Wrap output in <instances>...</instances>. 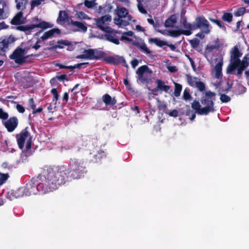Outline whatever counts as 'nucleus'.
Wrapping results in <instances>:
<instances>
[{
  "label": "nucleus",
  "instance_id": "nucleus-1",
  "mask_svg": "<svg viewBox=\"0 0 249 249\" xmlns=\"http://www.w3.org/2000/svg\"><path fill=\"white\" fill-rule=\"evenodd\" d=\"M70 173V169L64 166L47 169L40 176V182L36 183L32 179L27 183L25 196L36 195L38 192L44 194L56 190L68 179Z\"/></svg>",
  "mask_w": 249,
  "mask_h": 249
},
{
  "label": "nucleus",
  "instance_id": "nucleus-2",
  "mask_svg": "<svg viewBox=\"0 0 249 249\" xmlns=\"http://www.w3.org/2000/svg\"><path fill=\"white\" fill-rule=\"evenodd\" d=\"M242 53L236 46L234 47L231 52L230 62L228 66L227 74H233L240 76L244 70L249 66V55H246L242 60L240 59Z\"/></svg>",
  "mask_w": 249,
  "mask_h": 249
},
{
  "label": "nucleus",
  "instance_id": "nucleus-3",
  "mask_svg": "<svg viewBox=\"0 0 249 249\" xmlns=\"http://www.w3.org/2000/svg\"><path fill=\"white\" fill-rule=\"evenodd\" d=\"M214 45H208L205 53V57L209 61L212 67V75L218 79L222 78V66L223 65V58L221 55H216L211 56L210 53L215 49Z\"/></svg>",
  "mask_w": 249,
  "mask_h": 249
},
{
  "label": "nucleus",
  "instance_id": "nucleus-4",
  "mask_svg": "<svg viewBox=\"0 0 249 249\" xmlns=\"http://www.w3.org/2000/svg\"><path fill=\"white\" fill-rule=\"evenodd\" d=\"M215 99V93L210 91H207L201 101L203 107H201L199 102L194 101L192 103V107L200 115H206L210 112L214 111L213 101Z\"/></svg>",
  "mask_w": 249,
  "mask_h": 249
},
{
  "label": "nucleus",
  "instance_id": "nucleus-5",
  "mask_svg": "<svg viewBox=\"0 0 249 249\" xmlns=\"http://www.w3.org/2000/svg\"><path fill=\"white\" fill-rule=\"evenodd\" d=\"M53 26V24L50 22L37 19L36 23L21 26L20 29L26 34L29 35L35 33V35L38 36L43 30L52 28Z\"/></svg>",
  "mask_w": 249,
  "mask_h": 249
},
{
  "label": "nucleus",
  "instance_id": "nucleus-6",
  "mask_svg": "<svg viewBox=\"0 0 249 249\" xmlns=\"http://www.w3.org/2000/svg\"><path fill=\"white\" fill-rule=\"evenodd\" d=\"M153 71L146 65L139 67L136 71L137 80L138 83L147 84L151 81Z\"/></svg>",
  "mask_w": 249,
  "mask_h": 249
},
{
  "label": "nucleus",
  "instance_id": "nucleus-7",
  "mask_svg": "<svg viewBox=\"0 0 249 249\" xmlns=\"http://www.w3.org/2000/svg\"><path fill=\"white\" fill-rule=\"evenodd\" d=\"M31 47H26L23 48H18L11 55L10 58L14 59L18 64H22L25 62L28 57L27 55V51Z\"/></svg>",
  "mask_w": 249,
  "mask_h": 249
},
{
  "label": "nucleus",
  "instance_id": "nucleus-8",
  "mask_svg": "<svg viewBox=\"0 0 249 249\" xmlns=\"http://www.w3.org/2000/svg\"><path fill=\"white\" fill-rule=\"evenodd\" d=\"M71 164L73 170L71 174L72 178H77L80 177V174L82 173L84 170L83 163L79 160L73 159L71 160Z\"/></svg>",
  "mask_w": 249,
  "mask_h": 249
},
{
  "label": "nucleus",
  "instance_id": "nucleus-9",
  "mask_svg": "<svg viewBox=\"0 0 249 249\" xmlns=\"http://www.w3.org/2000/svg\"><path fill=\"white\" fill-rule=\"evenodd\" d=\"M17 141L18 147L20 149H22L24 144L26 145V150H28L31 148V138L29 134L27 131H22L17 136Z\"/></svg>",
  "mask_w": 249,
  "mask_h": 249
},
{
  "label": "nucleus",
  "instance_id": "nucleus-10",
  "mask_svg": "<svg viewBox=\"0 0 249 249\" xmlns=\"http://www.w3.org/2000/svg\"><path fill=\"white\" fill-rule=\"evenodd\" d=\"M94 20L97 27L101 30L107 33L111 32V29L107 25V24L111 20V17L110 15H106L100 18H95Z\"/></svg>",
  "mask_w": 249,
  "mask_h": 249
},
{
  "label": "nucleus",
  "instance_id": "nucleus-11",
  "mask_svg": "<svg viewBox=\"0 0 249 249\" xmlns=\"http://www.w3.org/2000/svg\"><path fill=\"white\" fill-rule=\"evenodd\" d=\"M196 29L199 28L205 34H209L211 30V27L208 21L203 17H197L196 19Z\"/></svg>",
  "mask_w": 249,
  "mask_h": 249
},
{
  "label": "nucleus",
  "instance_id": "nucleus-12",
  "mask_svg": "<svg viewBox=\"0 0 249 249\" xmlns=\"http://www.w3.org/2000/svg\"><path fill=\"white\" fill-rule=\"evenodd\" d=\"M16 38L12 35L5 36L0 42V54H3L9 47L12 46Z\"/></svg>",
  "mask_w": 249,
  "mask_h": 249
},
{
  "label": "nucleus",
  "instance_id": "nucleus-13",
  "mask_svg": "<svg viewBox=\"0 0 249 249\" xmlns=\"http://www.w3.org/2000/svg\"><path fill=\"white\" fill-rule=\"evenodd\" d=\"M18 124V119L13 117L4 123V125L9 132H12L17 127Z\"/></svg>",
  "mask_w": 249,
  "mask_h": 249
},
{
  "label": "nucleus",
  "instance_id": "nucleus-14",
  "mask_svg": "<svg viewBox=\"0 0 249 249\" xmlns=\"http://www.w3.org/2000/svg\"><path fill=\"white\" fill-rule=\"evenodd\" d=\"M132 18H114V23L119 28H123L129 24Z\"/></svg>",
  "mask_w": 249,
  "mask_h": 249
},
{
  "label": "nucleus",
  "instance_id": "nucleus-15",
  "mask_svg": "<svg viewBox=\"0 0 249 249\" xmlns=\"http://www.w3.org/2000/svg\"><path fill=\"white\" fill-rule=\"evenodd\" d=\"M182 27L184 29L178 30L180 33V35L183 34L186 36H190L192 33V31L196 30L195 24L187 23Z\"/></svg>",
  "mask_w": 249,
  "mask_h": 249
},
{
  "label": "nucleus",
  "instance_id": "nucleus-16",
  "mask_svg": "<svg viewBox=\"0 0 249 249\" xmlns=\"http://www.w3.org/2000/svg\"><path fill=\"white\" fill-rule=\"evenodd\" d=\"M115 12L117 16L114 18H132L129 15L128 10L124 7H117L115 10Z\"/></svg>",
  "mask_w": 249,
  "mask_h": 249
},
{
  "label": "nucleus",
  "instance_id": "nucleus-17",
  "mask_svg": "<svg viewBox=\"0 0 249 249\" xmlns=\"http://www.w3.org/2000/svg\"><path fill=\"white\" fill-rule=\"evenodd\" d=\"M70 24L78 28L76 31H82L84 33L87 32L88 28L85 22L71 20Z\"/></svg>",
  "mask_w": 249,
  "mask_h": 249
},
{
  "label": "nucleus",
  "instance_id": "nucleus-18",
  "mask_svg": "<svg viewBox=\"0 0 249 249\" xmlns=\"http://www.w3.org/2000/svg\"><path fill=\"white\" fill-rule=\"evenodd\" d=\"M156 83L157 86L155 89H153V92L157 91L158 90H160L164 91L165 92H167L170 88L169 86L165 85L164 84V82L161 81V80H157Z\"/></svg>",
  "mask_w": 249,
  "mask_h": 249
},
{
  "label": "nucleus",
  "instance_id": "nucleus-19",
  "mask_svg": "<svg viewBox=\"0 0 249 249\" xmlns=\"http://www.w3.org/2000/svg\"><path fill=\"white\" fill-rule=\"evenodd\" d=\"M8 8L5 2L0 1V19L5 18L7 17Z\"/></svg>",
  "mask_w": 249,
  "mask_h": 249
},
{
  "label": "nucleus",
  "instance_id": "nucleus-20",
  "mask_svg": "<svg viewBox=\"0 0 249 249\" xmlns=\"http://www.w3.org/2000/svg\"><path fill=\"white\" fill-rule=\"evenodd\" d=\"M107 61L110 63L113 64H120L123 63L124 66H125L126 62L124 59L120 56H115L112 57H109L107 58Z\"/></svg>",
  "mask_w": 249,
  "mask_h": 249
},
{
  "label": "nucleus",
  "instance_id": "nucleus-21",
  "mask_svg": "<svg viewBox=\"0 0 249 249\" xmlns=\"http://www.w3.org/2000/svg\"><path fill=\"white\" fill-rule=\"evenodd\" d=\"M24 19L21 12H18L11 20V23L13 25H19L23 23Z\"/></svg>",
  "mask_w": 249,
  "mask_h": 249
},
{
  "label": "nucleus",
  "instance_id": "nucleus-22",
  "mask_svg": "<svg viewBox=\"0 0 249 249\" xmlns=\"http://www.w3.org/2000/svg\"><path fill=\"white\" fill-rule=\"evenodd\" d=\"M60 33V31L59 29L54 28L44 33L40 39L42 40H46L53 36L54 34H58Z\"/></svg>",
  "mask_w": 249,
  "mask_h": 249
},
{
  "label": "nucleus",
  "instance_id": "nucleus-23",
  "mask_svg": "<svg viewBox=\"0 0 249 249\" xmlns=\"http://www.w3.org/2000/svg\"><path fill=\"white\" fill-rule=\"evenodd\" d=\"M157 31L158 32H160L164 35L171 36H172L174 37H178L180 35V33H179V32L177 30L162 31V30H159L158 28V29H157Z\"/></svg>",
  "mask_w": 249,
  "mask_h": 249
},
{
  "label": "nucleus",
  "instance_id": "nucleus-24",
  "mask_svg": "<svg viewBox=\"0 0 249 249\" xmlns=\"http://www.w3.org/2000/svg\"><path fill=\"white\" fill-rule=\"evenodd\" d=\"M103 100L107 106H113L116 103L115 98L111 97L108 94H106L103 96Z\"/></svg>",
  "mask_w": 249,
  "mask_h": 249
},
{
  "label": "nucleus",
  "instance_id": "nucleus-25",
  "mask_svg": "<svg viewBox=\"0 0 249 249\" xmlns=\"http://www.w3.org/2000/svg\"><path fill=\"white\" fill-rule=\"evenodd\" d=\"M74 17L76 19L79 20H90L91 18L83 11H76L74 14Z\"/></svg>",
  "mask_w": 249,
  "mask_h": 249
},
{
  "label": "nucleus",
  "instance_id": "nucleus-26",
  "mask_svg": "<svg viewBox=\"0 0 249 249\" xmlns=\"http://www.w3.org/2000/svg\"><path fill=\"white\" fill-rule=\"evenodd\" d=\"M177 18L175 15L171 16L169 18L166 20L164 25L167 27H173L174 24L176 23Z\"/></svg>",
  "mask_w": 249,
  "mask_h": 249
},
{
  "label": "nucleus",
  "instance_id": "nucleus-27",
  "mask_svg": "<svg viewBox=\"0 0 249 249\" xmlns=\"http://www.w3.org/2000/svg\"><path fill=\"white\" fill-rule=\"evenodd\" d=\"M68 18L67 13L64 11H60L59 16L57 19V22L62 24Z\"/></svg>",
  "mask_w": 249,
  "mask_h": 249
},
{
  "label": "nucleus",
  "instance_id": "nucleus-28",
  "mask_svg": "<svg viewBox=\"0 0 249 249\" xmlns=\"http://www.w3.org/2000/svg\"><path fill=\"white\" fill-rule=\"evenodd\" d=\"M84 53L86 59L93 60L97 58L94 51L92 49L86 50L84 51Z\"/></svg>",
  "mask_w": 249,
  "mask_h": 249
},
{
  "label": "nucleus",
  "instance_id": "nucleus-29",
  "mask_svg": "<svg viewBox=\"0 0 249 249\" xmlns=\"http://www.w3.org/2000/svg\"><path fill=\"white\" fill-rule=\"evenodd\" d=\"M186 77L188 84L193 87H195L196 86L197 82L199 80L197 78L193 77L189 75H186Z\"/></svg>",
  "mask_w": 249,
  "mask_h": 249
},
{
  "label": "nucleus",
  "instance_id": "nucleus-30",
  "mask_svg": "<svg viewBox=\"0 0 249 249\" xmlns=\"http://www.w3.org/2000/svg\"><path fill=\"white\" fill-rule=\"evenodd\" d=\"M28 0H15L18 9L23 10L25 9Z\"/></svg>",
  "mask_w": 249,
  "mask_h": 249
},
{
  "label": "nucleus",
  "instance_id": "nucleus-31",
  "mask_svg": "<svg viewBox=\"0 0 249 249\" xmlns=\"http://www.w3.org/2000/svg\"><path fill=\"white\" fill-rule=\"evenodd\" d=\"M136 46L143 53L150 54L151 51L147 47L146 44L144 42H139L136 44Z\"/></svg>",
  "mask_w": 249,
  "mask_h": 249
},
{
  "label": "nucleus",
  "instance_id": "nucleus-32",
  "mask_svg": "<svg viewBox=\"0 0 249 249\" xmlns=\"http://www.w3.org/2000/svg\"><path fill=\"white\" fill-rule=\"evenodd\" d=\"M149 42L153 43L160 47H162L167 45V43L166 42L157 38H150L149 39Z\"/></svg>",
  "mask_w": 249,
  "mask_h": 249
},
{
  "label": "nucleus",
  "instance_id": "nucleus-33",
  "mask_svg": "<svg viewBox=\"0 0 249 249\" xmlns=\"http://www.w3.org/2000/svg\"><path fill=\"white\" fill-rule=\"evenodd\" d=\"M88 64V63H79L75 65L74 66H65L62 64H58L57 65V66H58L60 69H68L71 70H74L75 68H80L81 66L83 65Z\"/></svg>",
  "mask_w": 249,
  "mask_h": 249
},
{
  "label": "nucleus",
  "instance_id": "nucleus-34",
  "mask_svg": "<svg viewBox=\"0 0 249 249\" xmlns=\"http://www.w3.org/2000/svg\"><path fill=\"white\" fill-rule=\"evenodd\" d=\"M105 37L106 40L110 41L115 44H119V40L118 39L116 38L114 36H113L109 34H107L105 35Z\"/></svg>",
  "mask_w": 249,
  "mask_h": 249
},
{
  "label": "nucleus",
  "instance_id": "nucleus-35",
  "mask_svg": "<svg viewBox=\"0 0 249 249\" xmlns=\"http://www.w3.org/2000/svg\"><path fill=\"white\" fill-rule=\"evenodd\" d=\"M24 188H20L13 192V196L15 198H19L25 195Z\"/></svg>",
  "mask_w": 249,
  "mask_h": 249
},
{
  "label": "nucleus",
  "instance_id": "nucleus-36",
  "mask_svg": "<svg viewBox=\"0 0 249 249\" xmlns=\"http://www.w3.org/2000/svg\"><path fill=\"white\" fill-rule=\"evenodd\" d=\"M84 5L88 8H93L96 5V0H85L84 1Z\"/></svg>",
  "mask_w": 249,
  "mask_h": 249
},
{
  "label": "nucleus",
  "instance_id": "nucleus-37",
  "mask_svg": "<svg viewBox=\"0 0 249 249\" xmlns=\"http://www.w3.org/2000/svg\"><path fill=\"white\" fill-rule=\"evenodd\" d=\"M182 90V86L178 84H175V89L174 91V95L176 97H178Z\"/></svg>",
  "mask_w": 249,
  "mask_h": 249
},
{
  "label": "nucleus",
  "instance_id": "nucleus-38",
  "mask_svg": "<svg viewBox=\"0 0 249 249\" xmlns=\"http://www.w3.org/2000/svg\"><path fill=\"white\" fill-rule=\"evenodd\" d=\"M9 178L8 174H2L0 173V185L4 184Z\"/></svg>",
  "mask_w": 249,
  "mask_h": 249
},
{
  "label": "nucleus",
  "instance_id": "nucleus-39",
  "mask_svg": "<svg viewBox=\"0 0 249 249\" xmlns=\"http://www.w3.org/2000/svg\"><path fill=\"white\" fill-rule=\"evenodd\" d=\"M44 0H33L31 1V9H33L35 7H37L40 5Z\"/></svg>",
  "mask_w": 249,
  "mask_h": 249
},
{
  "label": "nucleus",
  "instance_id": "nucleus-40",
  "mask_svg": "<svg viewBox=\"0 0 249 249\" xmlns=\"http://www.w3.org/2000/svg\"><path fill=\"white\" fill-rule=\"evenodd\" d=\"M8 113L4 112L2 108H0V119L5 120L8 119Z\"/></svg>",
  "mask_w": 249,
  "mask_h": 249
},
{
  "label": "nucleus",
  "instance_id": "nucleus-41",
  "mask_svg": "<svg viewBox=\"0 0 249 249\" xmlns=\"http://www.w3.org/2000/svg\"><path fill=\"white\" fill-rule=\"evenodd\" d=\"M195 87L197 88L200 91H202L205 89V86L204 83L199 80Z\"/></svg>",
  "mask_w": 249,
  "mask_h": 249
},
{
  "label": "nucleus",
  "instance_id": "nucleus-42",
  "mask_svg": "<svg viewBox=\"0 0 249 249\" xmlns=\"http://www.w3.org/2000/svg\"><path fill=\"white\" fill-rule=\"evenodd\" d=\"M232 16L230 13H225L222 16V18L224 20L228 22H231L232 20Z\"/></svg>",
  "mask_w": 249,
  "mask_h": 249
},
{
  "label": "nucleus",
  "instance_id": "nucleus-43",
  "mask_svg": "<svg viewBox=\"0 0 249 249\" xmlns=\"http://www.w3.org/2000/svg\"><path fill=\"white\" fill-rule=\"evenodd\" d=\"M245 11L246 9L244 7H240L238 8L236 11L235 12L234 15L237 17L241 16L245 13Z\"/></svg>",
  "mask_w": 249,
  "mask_h": 249
},
{
  "label": "nucleus",
  "instance_id": "nucleus-44",
  "mask_svg": "<svg viewBox=\"0 0 249 249\" xmlns=\"http://www.w3.org/2000/svg\"><path fill=\"white\" fill-rule=\"evenodd\" d=\"M183 98L185 100H189L191 99V95L189 89H184L183 94Z\"/></svg>",
  "mask_w": 249,
  "mask_h": 249
},
{
  "label": "nucleus",
  "instance_id": "nucleus-45",
  "mask_svg": "<svg viewBox=\"0 0 249 249\" xmlns=\"http://www.w3.org/2000/svg\"><path fill=\"white\" fill-rule=\"evenodd\" d=\"M51 93L53 95V101L56 102L59 97V94L56 90V89H53L51 90Z\"/></svg>",
  "mask_w": 249,
  "mask_h": 249
},
{
  "label": "nucleus",
  "instance_id": "nucleus-46",
  "mask_svg": "<svg viewBox=\"0 0 249 249\" xmlns=\"http://www.w3.org/2000/svg\"><path fill=\"white\" fill-rule=\"evenodd\" d=\"M148 22L152 25L153 27L155 28V30H157V29L159 28L160 25L158 23H155L154 20L152 19L151 18H148L147 19Z\"/></svg>",
  "mask_w": 249,
  "mask_h": 249
},
{
  "label": "nucleus",
  "instance_id": "nucleus-47",
  "mask_svg": "<svg viewBox=\"0 0 249 249\" xmlns=\"http://www.w3.org/2000/svg\"><path fill=\"white\" fill-rule=\"evenodd\" d=\"M220 100L223 103H227L231 100V98L224 94H222L220 96Z\"/></svg>",
  "mask_w": 249,
  "mask_h": 249
},
{
  "label": "nucleus",
  "instance_id": "nucleus-48",
  "mask_svg": "<svg viewBox=\"0 0 249 249\" xmlns=\"http://www.w3.org/2000/svg\"><path fill=\"white\" fill-rule=\"evenodd\" d=\"M190 42L191 46L194 48L197 47L199 44V41L196 38L190 40Z\"/></svg>",
  "mask_w": 249,
  "mask_h": 249
},
{
  "label": "nucleus",
  "instance_id": "nucleus-49",
  "mask_svg": "<svg viewBox=\"0 0 249 249\" xmlns=\"http://www.w3.org/2000/svg\"><path fill=\"white\" fill-rule=\"evenodd\" d=\"M138 8L139 9V11L142 13V14H146L147 13L146 10L144 8L142 5V4H138Z\"/></svg>",
  "mask_w": 249,
  "mask_h": 249
},
{
  "label": "nucleus",
  "instance_id": "nucleus-50",
  "mask_svg": "<svg viewBox=\"0 0 249 249\" xmlns=\"http://www.w3.org/2000/svg\"><path fill=\"white\" fill-rule=\"evenodd\" d=\"M95 156L98 157V158L100 160L101 159L105 157L106 155L105 152L102 151H100L98 152V154L95 155Z\"/></svg>",
  "mask_w": 249,
  "mask_h": 249
},
{
  "label": "nucleus",
  "instance_id": "nucleus-51",
  "mask_svg": "<svg viewBox=\"0 0 249 249\" xmlns=\"http://www.w3.org/2000/svg\"><path fill=\"white\" fill-rule=\"evenodd\" d=\"M29 106L33 110H35L36 108V105L34 104V100L33 98H31L29 100Z\"/></svg>",
  "mask_w": 249,
  "mask_h": 249
},
{
  "label": "nucleus",
  "instance_id": "nucleus-52",
  "mask_svg": "<svg viewBox=\"0 0 249 249\" xmlns=\"http://www.w3.org/2000/svg\"><path fill=\"white\" fill-rule=\"evenodd\" d=\"M16 108L18 111L20 113H23L25 111L24 108L20 105H17Z\"/></svg>",
  "mask_w": 249,
  "mask_h": 249
},
{
  "label": "nucleus",
  "instance_id": "nucleus-53",
  "mask_svg": "<svg viewBox=\"0 0 249 249\" xmlns=\"http://www.w3.org/2000/svg\"><path fill=\"white\" fill-rule=\"evenodd\" d=\"M178 111L176 109H174L173 110H172V111H171L169 113V115L170 116H172V117H176L178 116Z\"/></svg>",
  "mask_w": 249,
  "mask_h": 249
},
{
  "label": "nucleus",
  "instance_id": "nucleus-54",
  "mask_svg": "<svg viewBox=\"0 0 249 249\" xmlns=\"http://www.w3.org/2000/svg\"><path fill=\"white\" fill-rule=\"evenodd\" d=\"M131 64L132 67L134 69H135L136 68V67L138 65L139 62H138V60L135 59L131 61Z\"/></svg>",
  "mask_w": 249,
  "mask_h": 249
},
{
  "label": "nucleus",
  "instance_id": "nucleus-55",
  "mask_svg": "<svg viewBox=\"0 0 249 249\" xmlns=\"http://www.w3.org/2000/svg\"><path fill=\"white\" fill-rule=\"evenodd\" d=\"M104 7L103 6L100 5L98 8L96 10L97 13L99 14H103L104 11H103Z\"/></svg>",
  "mask_w": 249,
  "mask_h": 249
},
{
  "label": "nucleus",
  "instance_id": "nucleus-56",
  "mask_svg": "<svg viewBox=\"0 0 249 249\" xmlns=\"http://www.w3.org/2000/svg\"><path fill=\"white\" fill-rule=\"evenodd\" d=\"M168 70L172 72H176L177 71V69L175 66H169L168 67Z\"/></svg>",
  "mask_w": 249,
  "mask_h": 249
},
{
  "label": "nucleus",
  "instance_id": "nucleus-57",
  "mask_svg": "<svg viewBox=\"0 0 249 249\" xmlns=\"http://www.w3.org/2000/svg\"><path fill=\"white\" fill-rule=\"evenodd\" d=\"M204 34H205V33H203V32L201 31V32L197 33V34L196 35V36L197 37H200V38H201V39H203V38L204 37V36H204Z\"/></svg>",
  "mask_w": 249,
  "mask_h": 249
},
{
  "label": "nucleus",
  "instance_id": "nucleus-58",
  "mask_svg": "<svg viewBox=\"0 0 249 249\" xmlns=\"http://www.w3.org/2000/svg\"><path fill=\"white\" fill-rule=\"evenodd\" d=\"M39 42H40V41L38 40L36 42V44L35 45L33 46L32 47V48L35 49L36 50H38L40 48V46L38 44Z\"/></svg>",
  "mask_w": 249,
  "mask_h": 249
},
{
  "label": "nucleus",
  "instance_id": "nucleus-59",
  "mask_svg": "<svg viewBox=\"0 0 249 249\" xmlns=\"http://www.w3.org/2000/svg\"><path fill=\"white\" fill-rule=\"evenodd\" d=\"M123 34L126 36H132L133 35V32L130 31L124 32L123 33Z\"/></svg>",
  "mask_w": 249,
  "mask_h": 249
},
{
  "label": "nucleus",
  "instance_id": "nucleus-60",
  "mask_svg": "<svg viewBox=\"0 0 249 249\" xmlns=\"http://www.w3.org/2000/svg\"><path fill=\"white\" fill-rule=\"evenodd\" d=\"M76 58L80 59H86L84 52L82 54L76 56Z\"/></svg>",
  "mask_w": 249,
  "mask_h": 249
},
{
  "label": "nucleus",
  "instance_id": "nucleus-61",
  "mask_svg": "<svg viewBox=\"0 0 249 249\" xmlns=\"http://www.w3.org/2000/svg\"><path fill=\"white\" fill-rule=\"evenodd\" d=\"M63 99L64 100L66 101V102L68 101L69 99V95L68 93L67 92L64 93L63 95Z\"/></svg>",
  "mask_w": 249,
  "mask_h": 249
},
{
  "label": "nucleus",
  "instance_id": "nucleus-62",
  "mask_svg": "<svg viewBox=\"0 0 249 249\" xmlns=\"http://www.w3.org/2000/svg\"><path fill=\"white\" fill-rule=\"evenodd\" d=\"M166 45L168 46V47H169L172 51H175L176 48L174 45L167 44Z\"/></svg>",
  "mask_w": 249,
  "mask_h": 249
},
{
  "label": "nucleus",
  "instance_id": "nucleus-63",
  "mask_svg": "<svg viewBox=\"0 0 249 249\" xmlns=\"http://www.w3.org/2000/svg\"><path fill=\"white\" fill-rule=\"evenodd\" d=\"M8 26L6 25L3 22H2L0 23V27L1 29H5L7 28Z\"/></svg>",
  "mask_w": 249,
  "mask_h": 249
},
{
  "label": "nucleus",
  "instance_id": "nucleus-64",
  "mask_svg": "<svg viewBox=\"0 0 249 249\" xmlns=\"http://www.w3.org/2000/svg\"><path fill=\"white\" fill-rule=\"evenodd\" d=\"M136 28L138 31H143V28L139 25H136Z\"/></svg>",
  "mask_w": 249,
  "mask_h": 249
}]
</instances>
